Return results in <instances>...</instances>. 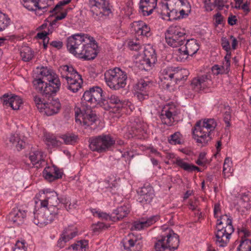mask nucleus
Here are the masks:
<instances>
[{"instance_id": "obj_15", "label": "nucleus", "mask_w": 251, "mask_h": 251, "mask_svg": "<svg viewBox=\"0 0 251 251\" xmlns=\"http://www.w3.org/2000/svg\"><path fill=\"white\" fill-rule=\"evenodd\" d=\"M139 197L138 201L141 203H150L154 197V190L150 185H144L137 191Z\"/></svg>"}, {"instance_id": "obj_64", "label": "nucleus", "mask_w": 251, "mask_h": 251, "mask_svg": "<svg viewBox=\"0 0 251 251\" xmlns=\"http://www.w3.org/2000/svg\"><path fill=\"white\" fill-rule=\"evenodd\" d=\"M216 24L221 25L224 21V17L220 12H218L214 15Z\"/></svg>"}, {"instance_id": "obj_28", "label": "nucleus", "mask_w": 251, "mask_h": 251, "mask_svg": "<svg viewBox=\"0 0 251 251\" xmlns=\"http://www.w3.org/2000/svg\"><path fill=\"white\" fill-rule=\"evenodd\" d=\"M29 158L33 165H36L37 168L41 167L42 164L45 162L43 158V152L39 150L31 151L30 152Z\"/></svg>"}, {"instance_id": "obj_19", "label": "nucleus", "mask_w": 251, "mask_h": 251, "mask_svg": "<svg viewBox=\"0 0 251 251\" xmlns=\"http://www.w3.org/2000/svg\"><path fill=\"white\" fill-rule=\"evenodd\" d=\"M159 219L158 215L152 216L147 219L143 218L141 221L134 222L132 225L131 229L139 230L148 227L154 224Z\"/></svg>"}, {"instance_id": "obj_53", "label": "nucleus", "mask_w": 251, "mask_h": 251, "mask_svg": "<svg viewBox=\"0 0 251 251\" xmlns=\"http://www.w3.org/2000/svg\"><path fill=\"white\" fill-rule=\"evenodd\" d=\"M14 95L12 94H5L1 97L0 100L3 105L10 106V101H12L14 98Z\"/></svg>"}, {"instance_id": "obj_17", "label": "nucleus", "mask_w": 251, "mask_h": 251, "mask_svg": "<svg viewBox=\"0 0 251 251\" xmlns=\"http://www.w3.org/2000/svg\"><path fill=\"white\" fill-rule=\"evenodd\" d=\"M40 74L42 77L34 79L33 81V85L37 91L42 90L46 85L47 81L49 80V78L52 75L51 70L48 69L47 67H43Z\"/></svg>"}, {"instance_id": "obj_40", "label": "nucleus", "mask_w": 251, "mask_h": 251, "mask_svg": "<svg viewBox=\"0 0 251 251\" xmlns=\"http://www.w3.org/2000/svg\"><path fill=\"white\" fill-rule=\"evenodd\" d=\"M24 6L29 11H37V0H21Z\"/></svg>"}, {"instance_id": "obj_30", "label": "nucleus", "mask_w": 251, "mask_h": 251, "mask_svg": "<svg viewBox=\"0 0 251 251\" xmlns=\"http://www.w3.org/2000/svg\"><path fill=\"white\" fill-rule=\"evenodd\" d=\"M174 163L176 164L179 167L188 172H192L195 171H200V169L198 167L194 165L188 164L180 158H177L176 161L174 162Z\"/></svg>"}, {"instance_id": "obj_49", "label": "nucleus", "mask_w": 251, "mask_h": 251, "mask_svg": "<svg viewBox=\"0 0 251 251\" xmlns=\"http://www.w3.org/2000/svg\"><path fill=\"white\" fill-rule=\"evenodd\" d=\"M169 142L171 144L176 145L181 144V134L179 132H175L170 136Z\"/></svg>"}, {"instance_id": "obj_60", "label": "nucleus", "mask_w": 251, "mask_h": 251, "mask_svg": "<svg viewBox=\"0 0 251 251\" xmlns=\"http://www.w3.org/2000/svg\"><path fill=\"white\" fill-rule=\"evenodd\" d=\"M226 68L225 66H222V67H219L217 65H215L212 68V72L213 74L215 75H218L220 74H223L225 72V71H223L224 68Z\"/></svg>"}, {"instance_id": "obj_10", "label": "nucleus", "mask_w": 251, "mask_h": 251, "mask_svg": "<svg viewBox=\"0 0 251 251\" xmlns=\"http://www.w3.org/2000/svg\"><path fill=\"white\" fill-rule=\"evenodd\" d=\"M60 85L59 79L52 75L49 78V80L47 81L44 88L38 91L43 96L49 100L52 94H55L59 90Z\"/></svg>"}, {"instance_id": "obj_32", "label": "nucleus", "mask_w": 251, "mask_h": 251, "mask_svg": "<svg viewBox=\"0 0 251 251\" xmlns=\"http://www.w3.org/2000/svg\"><path fill=\"white\" fill-rule=\"evenodd\" d=\"M143 57L150 63L154 64L157 61L155 50L150 46H148L145 48Z\"/></svg>"}, {"instance_id": "obj_45", "label": "nucleus", "mask_w": 251, "mask_h": 251, "mask_svg": "<svg viewBox=\"0 0 251 251\" xmlns=\"http://www.w3.org/2000/svg\"><path fill=\"white\" fill-rule=\"evenodd\" d=\"M232 223V219L230 216L225 214L220 216V218L217 220V226H219L223 224L226 225Z\"/></svg>"}, {"instance_id": "obj_1", "label": "nucleus", "mask_w": 251, "mask_h": 251, "mask_svg": "<svg viewBox=\"0 0 251 251\" xmlns=\"http://www.w3.org/2000/svg\"><path fill=\"white\" fill-rule=\"evenodd\" d=\"M67 48L76 57L84 60L94 59L98 46L93 37L84 34H76L67 38Z\"/></svg>"}, {"instance_id": "obj_22", "label": "nucleus", "mask_w": 251, "mask_h": 251, "mask_svg": "<svg viewBox=\"0 0 251 251\" xmlns=\"http://www.w3.org/2000/svg\"><path fill=\"white\" fill-rule=\"evenodd\" d=\"M157 0H140L139 9L144 16L151 15L157 6Z\"/></svg>"}, {"instance_id": "obj_13", "label": "nucleus", "mask_w": 251, "mask_h": 251, "mask_svg": "<svg viewBox=\"0 0 251 251\" xmlns=\"http://www.w3.org/2000/svg\"><path fill=\"white\" fill-rule=\"evenodd\" d=\"M40 195L41 199L40 200L41 201V205L42 207L47 208L48 205H50V208L53 209L54 208H57V204L58 203V195L56 192L55 191H50L45 193L44 191L42 192Z\"/></svg>"}, {"instance_id": "obj_59", "label": "nucleus", "mask_w": 251, "mask_h": 251, "mask_svg": "<svg viewBox=\"0 0 251 251\" xmlns=\"http://www.w3.org/2000/svg\"><path fill=\"white\" fill-rule=\"evenodd\" d=\"M231 56V52L230 50L226 52V54L225 56V62L224 63V65L225 67H226V73H228L229 71V68L230 66V58Z\"/></svg>"}, {"instance_id": "obj_21", "label": "nucleus", "mask_w": 251, "mask_h": 251, "mask_svg": "<svg viewBox=\"0 0 251 251\" xmlns=\"http://www.w3.org/2000/svg\"><path fill=\"white\" fill-rule=\"evenodd\" d=\"M56 11L54 12L55 14L50 15L45 21V22L49 23V30L51 33L54 29L57 28L60 24V20L65 18L67 16V12L61 13L59 15H57Z\"/></svg>"}, {"instance_id": "obj_14", "label": "nucleus", "mask_w": 251, "mask_h": 251, "mask_svg": "<svg viewBox=\"0 0 251 251\" xmlns=\"http://www.w3.org/2000/svg\"><path fill=\"white\" fill-rule=\"evenodd\" d=\"M211 84V80L208 75H202L193 79L191 86L195 91L199 92L208 87Z\"/></svg>"}, {"instance_id": "obj_7", "label": "nucleus", "mask_w": 251, "mask_h": 251, "mask_svg": "<svg viewBox=\"0 0 251 251\" xmlns=\"http://www.w3.org/2000/svg\"><path fill=\"white\" fill-rule=\"evenodd\" d=\"M189 71L185 69H179L178 67H168L163 69L161 73V79H170L177 83L181 80H185L189 75Z\"/></svg>"}, {"instance_id": "obj_51", "label": "nucleus", "mask_w": 251, "mask_h": 251, "mask_svg": "<svg viewBox=\"0 0 251 251\" xmlns=\"http://www.w3.org/2000/svg\"><path fill=\"white\" fill-rule=\"evenodd\" d=\"M239 204L241 205L243 208H248L251 204L250 203V198L248 195L244 194L242 195L241 198L239 202Z\"/></svg>"}, {"instance_id": "obj_26", "label": "nucleus", "mask_w": 251, "mask_h": 251, "mask_svg": "<svg viewBox=\"0 0 251 251\" xmlns=\"http://www.w3.org/2000/svg\"><path fill=\"white\" fill-rule=\"evenodd\" d=\"M165 40L167 44L173 47L176 48L183 45L186 41V37L176 36L172 35L165 34Z\"/></svg>"}, {"instance_id": "obj_39", "label": "nucleus", "mask_w": 251, "mask_h": 251, "mask_svg": "<svg viewBox=\"0 0 251 251\" xmlns=\"http://www.w3.org/2000/svg\"><path fill=\"white\" fill-rule=\"evenodd\" d=\"M152 85V83L148 80L141 79L135 84L134 88L137 91H144L148 90Z\"/></svg>"}, {"instance_id": "obj_11", "label": "nucleus", "mask_w": 251, "mask_h": 251, "mask_svg": "<svg viewBox=\"0 0 251 251\" xmlns=\"http://www.w3.org/2000/svg\"><path fill=\"white\" fill-rule=\"evenodd\" d=\"M199 49V46L196 40H188L184 47L178 49L179 57L181 61L185 60L189 55L192 56Z\"/></svg>"}, {"instance_id": "obj_43", "label": "nucleus", "mask_w": 251, "mask_h": 251, "mask_svg": "<svg viewBox=\"0 0 251 251\" xmlns=\"http://www.w3.org/2000/svg\"><path fill=\"white\" fill-rule=\"evenodd\" d=\"M10 19L0 12V31L4 30L9 25Z\"/></svg>"}, {"instance_id": "obj_12", "label": "nucleus", "mask_w": 251, "mask_h": 251, "mask_svg": "<svg viewBox=\"0 0 251 251\" xmlns=\"http://www.w3.org/2000/svg\"><path fill=\"white\" fill-rule=\"evenodd\" d=\"M234 230L232 224H228L222 228H218L216 234V242L219 243L220 247H225L226 245L229 242L230 235L233 232Z\"/></svg>"}, {"instance_id": "obj_42", "label": "nucleus", "mask_w": 251, "mask_h": 251, "mask_svg": "<svg viewBox=\"0 0 251 251\" xmlns=\"http://www.w3.org/2000/svg\"><path fill=\"white\" fill-rule=\"evenodd\" d=\"M87 246L88 241L84 240L77 241L76 243L72 245L71 247L76 251H85Z\"/></svg>"}, {"instance_id": "obj_56", "label": "nucleus", "mask_w": 251, "mask_h": 251, "mask_svg": "<svg viewBox=\"0 0 251 251\" xmlns=\"http://www.w3.org/2000/svg\"><path fill=\"white\" fill-rule=\"evenodd\" d=\"M169 12H167L166 15L169 17V20H174L180 18V16L176 17L177 10L174 7H171L170 9H168Z\"/></svg>"}, {"instance_id": "obj_63", "label": "nucleus", "mask_w": 251, "mask_h": 251, "mask_svg": "<svg viewBox=\"0 0 251 251\" xmlns=\"http://www.w3.org/2000/svg\"><path fill=\"white\" fill-rule=\"evenodd\" d=\"M95 216H97L99 218H101L102 220H107L108 219H111V217L109 215L107 214L106 213L100 212L96 211L94 213Z\"/></svg>"}, {"instance_id": "obj_50", "label": "nucleus", "mask_w": 251, "mask_h": 251, "mask_svg": "<svg viewBox=\"0 0 251 251\" xmlns=\"http://www.w3.org/2000/svg\"><path fill=\"white\" fill-rule=\"evenodd\" d=\"M81 75H80L78 72L74 69V72H70L69 74H67L64 76H62L63 78H65L67 81V83L69 82L70 79H75L81 78Z\"/></svg>"}, {"instance_id": "obj_55", "label": "nucleus", "mask_w": 251, "mask_h": 251, "mask_svg": "<svg viewBox=\"0 0 251 251\" xmlns=\"http://www.w3.org/2000/svg\"><path fill=\"white\" fill-rule=\"evenodd\" d=\"M38 4L37 10L45 9L50 5V3L51 2V0H37Z\"/></svg>"}, {"instance_id": "obj_4", "label": "nucleus", "mask_w": 251, "mask_h": 251, "mask_svg": "<svg viewBox=\"0 0 251 251\" xmlns=\"http://www.w3.org/2000/svg\"><path fill=\"white\" fill-rule=\"evenodd\" d=\"M89 142V147L92 151L101 153L109 150L115 141L110 135L102 134L91 137Z\"/></svg>"}, {"instance_id": "obj_58", "label": "nucleus", "mask_w": 251, "mask_h": 251, "mask_svg": "<svg viewBox=\"0 0 251 251\" xmlns=\"http://www.w3.org/2000/svg\"><path fill=\"white\" fill-rule=\"evenodd\" d=\"M25 241H17L15 247L13 249V251H26L25 246Z\"/></svg>"}, {"instance_id": "obj_23", "label": "nucleus", "mask_w": 251, "mask_h": 251, "mask_svg": "<svg viewBox=\"0 0 251 251\" xmlns=\"http://www.w3.org/2000/svg\"><path fill=\"white\" fill-rule=\"evenodd\" d=\"M77 231L76 228L73 226H69L64 229L61 238L58 241V246H63L62 242L65 243L70 240L73 239L77 235Z\"/></svg>"}, {"instance_id": "obj_46", "label": "nucleus", "mask_w": 251, "mask_h": 251, "mask_svg": "<svg viewBox=\"0 0 251 251\" xmlns=\"http://www.w3.org/2000/svg\"><path fill=\"white\" fill-rule=\"evenodd\" d=\"M22 103V100L20 98L16 95L14 96V98L12 101H10V106L13 110H18L19 109L20 105Z\"/></svg>"}, {"instance_id": "obj_9", "label": "nucleus", "mask_w": 251, "mask_h": 251, "mask_svg": "<svg viewBox=\"0 0 251 251\" xmlns=\"http://www.w3.org/2000/svg\"><path fill=\"white\" fill-rule=\"evenodd\" d=\"M92 107L82 105L81 108H77L75 111L76 122L83 123V125L87 126L92 125L97 120L96 114L92 111Z\"/></svg>"}, {"instance_id": "obj_20", "label": "nucleus", "mask_w": 251, "mask_h": 251, "mask_svg": "<svg viewBox=\"0 0 251 251\" xmlns=\"http://www.w3.org/2000/svg\"><path fill=\"white\" fill-rule=\"evenodd\" d=\"M121 101L117 96L111 95L108 96L106 99L104 98L101 106L106 110L115 108V111L118 112L119 111L120 105H121Z\"/></svg>"}, {"instance_id": "obj_18", "label": "nucleus", "mask_w": 251, "mask_h": 251, "mask_svg": "<svg viewBox=\"0 0 251 251\" xmlns=\"http://www.w3.org/2000/svg\"><path fill=\"white\" fill-rule=\"evenodd\" d=\"M177 112L174 108L170 107L168 109H163L159 115L162 123L168 126L173 125Z\"/></svg>"}, {"instance_id": "obj_52", "label": "nucleus", "mask_w": 251, "mask_h": 251, "mask_svg": "<svg viewBox=\"0 0 251 251\" xmlns=\"http://www.w3.org/2000/svg\"><path fill=\"white\" fill-rule=\"evenodd\" d=\"M34 100L37 108L42 111L44 107H45V103L47 101L45 99H42L41 98L37 96L34 97Z\"/></svg>"}, {"instance_id": "obj_2", "label": "nucleus", "mask_w": 251, "mask_h": 251, "mask_svg": "<svg viewBox=\"0 0 251 251\" xmlns=\"http://www.w3.org/2000/svg\"><path fill=\"white\" fill-rule=\"evenodd\" d=\"M217 126L214 119H204L202 122H197L192 129L193 138L198 144L205 146L211 141L210 133Z\"/></svg>"}, {"instance_id": "obj_62", "label": "nucleus", "mask_w": 251, "mask_h": 251, "mask_svg": "<svg viewBox=\"0 0 251 251\" xmlns=\"http://www.w3.org/2000/svg\"><path fill=\"white\" fill-rule=\"evenodd\" d=\"M221 45L224 50H225L226 52L230 50V46L229 42L228 40L225 38L223 37L221 39Z\"/></svg>"}, {"instance_id": "obj_34", "label": "nucleus", "mask_w": 251, "mask_h": 251, "mask_svg": "<svg viewBox=\"0 0 251 251\" xmlns=\"http://www.w3.org/2000/svg\"><path fill=\"white\" fill-rule=\"evenodd\" d=\"M165 34L186 37L184 29L180 26L175 25H172L168 28Z\"/></svg>"}, {"instance_id": "obj_57", "label": "nucleus", "mask_w": 251, "mask_h": 251, "mask_svg": "<svg viewBox=\"0 0 251 251\" xmlns=\"http://www.w3.org/2000/svg\"><path fill=\"white\" fill-rule=\"evenodd\" d=\"M251 243V239H243V238H242L240 244L239 245L237 249V251H241V248H242L243 249L245 250V251H246V250L247 249V247L250 245Z\"/></svg>"}, {"instance_id": "obj_44", "label": "nucleus", "mask_w": 251, "mask_h": 251, "mask_svg": "<svg viewBox=\"0 0 251 251\" xmlns=\"http://www.w3.org/2000/svg\"><path fill=\"white\" fill-rule=\"evenodd\" d=\"M121 104L119 106V111L125 109L128 112H131L134 109V105L128 100H122Z\"/></svg>"}, {"instance_id": "obj_61", "label": "nucleus", "mask_w": 251, "mask_h": 251, "mask_svg": "<svg viewBox=\"0 0 251 251\" xmlns=\"http://www.w3.org/2000/svg\"><path fill=\"white\" fill-rule=\"evenodd\" d=\"M71 0H62L60 1L56 6L50 10V13H53L55 12L61 8L62 6L65 5L71 2Z\"/></svg>"}, {"instance_id": "obj_48", "label": "nucleus", "mask_w": 251, "mask_h": 251, "mask_svg": "<svg viewBox=\"0 0 251 251\" xmlns=\"http://www.w3.org/2000/svg\"><path fill=\"white\" fill-rule=\"evenodd\" d=\"M58 71L60 73L61 77H62L70 72H74V68L72 66L63 65L59 68Z\"/></svg>"}, {"instance_id": "obj_16", "label": "nucleus", "mask_w": 251, "mask_h": 251, "mask_svg": "<svg viewBox=\"0 0 251 251\" xmlns=\"http://www.w3.org/2000/svg\"><path fill=\"white\" fill-rule=\"evenodd\" d=\"M89 3L92 8V11L96 8L100 10V14L108 16L111 13L108 0H89Z\"/></svg>"}, {"instance_id": "obj_5", "label": "nucleus", "mask_w": 251, "mask_h": 251, "mask_svg": "<svg viewBox=\"0 0 251 251\" xmlns=\"http://www.w3.org/2000/svg\"><path fill=\"white\" fill-rule=\"evenodd\" d=\"M179 243L178 236L171 231L166 236H162L155 243V251H164L166 249L173 251L177 249Z\"/></svg>"}, {"instance_id": "obj_29", "label": "nucleus", "mask_w": 251, "mask_h": 251, "mask_svg": "<svg viewBox=\"0 0 251 251\" xmlns=\"http://www.w3.org/2000/svg\"><path fill=\"white\" fill-rule=\"evenodd\" d=\"M129 212V208L126 206H122L118 207L114 211L113 214L115 216L112 217V220L115 222L116 221H119L122 220L124 217H126Z\"/></svg>"}, {"instance_id": "obj_35", "label": "nucleus", "mask_w": 251, "mask_h": 251, "mask_svg": "<svg viewBox=\"0 0 251 251\" xmlns=\"http://www.w3.org/2000/svg\"><path fill=\"white\" fill-rule=\"evenodd\" d=\"M9 141L18 151H20L25 147V143L20 139L18 134H12L9 138Z\"/></svg>"}, {"instance_id": "obj_36", "label": "nucleus", "mask_w": 251, "mask_h": 251, "mask_svg": "<svg viewBox=\"0 0 251 251\" xmlns=\"http://www.w3.org/2000/svg\"><path fill=\"white\" fill-rule=\"evenodd\" d=\"M20 55L23 61L27 62L33 58V52L29 47L25 46L21 49Z\"/></svg>"}, {"instance_id": "obj_3", "label": "nucleus", "mask_w": 251, "mask_h": 251, "mask_svg": "<svg viewBox=\"0 0 251 251\" xmlns=\"http://www.w3.org/2000/svg\"><path fill=\"white\" fill-rule=\"evenodd\" d=\"M126 73L119 68L106 71L104 79L107 85L111 89L119 90L124 88L126 84Z\"/></svg>"}, {"instance_id": "obj_38", "label": "nucleus", "mask_w": 251, "mask_h": 251, "mask_svg": "<svg viewBox=\"0 0 251 251\" xmlns=\"http://www.w3.org/2000/svg\"><path fill=\"white\" fill-rule=\"evenodd\" d=\"M139 27L136 31V32L139 35H141L146 37L151 35V29L150 27L142 21L138 22Z\"/></svg>"}, {"instance_id": "obj_41", "label": "nucleus", "mask_w": 251, "mask_h": 251, "mask_svg": "<svg viewBox=\"0 0 251 251\" xmlns=\"http://www.w3.org/2000/svg\"><path fill=\"white\" fill-rule=\"evenodd\" d=\"M45 138L47 144L49 146L51 145L52 147H55L61 145V142L57 140L53 135L47 134L45 135Z\"/></svg>"}, {"instance_id": "obj_8", "label": "nucleus", "mask_w": 251, "mask_h": 251, "mask_svg": "<svg viewBox=\"0 0 251 251\" xmlns=\"http://www.w3.org/2000/svg\"><path fill=\"white\" fill-rule=\"evenodd\" d=\"M59 213L58 208H54V210H50L46 208H41L34 213V223L39 226H46L50 223L54 219L55 216Z\"/></svg>"}, {"instance_id": "obj_24", "label": "nucleus", "mask_w": 251, "mask_h": 251, "mask_svg": "<svg viewBox=\"0 0 251 251\" xmlns=\"http://www.w3.org/2000/svg\"><path fill=\"white\" fill-rule=\"evenodd\" d=\"M43 109L47 116H51L59 112L61 105L58 100H51L50 101H46Z\"/></svg>"}, {"instance_id": "obj_6", "label": "nucleus", "mask_w": 251, "mask_h": 251, "mask_svg": "<svg viewBox=\"0 0 251 251\" xmlns=\"http://www.w3.org/2000/svg\"><path fill=\"white\" fill-rule=\"evenodd\" d=\"M102 92V89L98 86L93 87L85 91L81 98L83 105L85 104L87 106L93 107L99 104L101 106L104 100Z\"/></svg>"}, {"instance_id": "obj_27", "label": "nucleus", "mask_w": 251, "mask_h": 251, "mask_svg": "<svg viewBox=\"0 0 251 251\" xmlns=\"http://www.w3.org/2000/svg\"><path fill=\"white\" fill-rule=\"evenodd\" d=\"M25 215L24 210H14L9 214V220L13 224L19 226L23 223Z\"/></svg>"}, {"instance_id": "obj_54", "label": "nucleus", "mask_w": 251, "mask_h": 251, "mask_svg": "<svg viewBox=\"0 0 251 251\" xmlns=\"http://www.w3.org/2000/svg\"><path fill=\"white\" fill-rule=\"evenodd\" d=\"M139 64L140 66H139V67L141 69L145 70L146 71L150 70L151 65L153 64L152 63L149 62V61H148V60L144 57H143L142 59L139 61Z\"/></svg>"}, {"instance_id": "obj_33", "label": "nucleus", "mask_w": 251, "mask_h": 251, "mask_svg": "<svg viewBox=\"0 0 251 251\" xmlns=\"http://www.w3.org/2000/svg\"><path fill=\"white\" fill-rule=\"evenodd\" d=\"M143 57L150 63L154 64L157 61L155 50L150 46H148L145 48Z\"/></svg>"}, {"instance_id": "obj_31", "label": "nucleus", "mask_w": 251, "mask_h": 251, "mask_svg": "<svg viewBox=\"0 0 251 251\" xmlns=\"http://www.w3.org/2000/svg\"><path fill=\"white\" fill-rule=\"evenodd\" d=\"M83 83L82 77L79 79H72L69 80V82L67 83L66 88L67 89L73 93L77 92L81 88Z\"/></svg>"}, {"instance_id": "obj_47", "label": "nucleus", "mask_w": 251, "mask_h": 251, "mask_svg": "<svg viewBox=\"0 0 251 251\" xmlns=\"http://www.w3.org/2000/svg\"><path fill=\"white\" fill-rule=\"evenodd\" d=\"M65 144H73L76 142L77 136L75 135L65 134L61 136Z\"/></svg>"}, {"instance_id": "obj_37", "label": "nucleus", "mask_w": 251, "mask_h": 251, "mask_svg": "<svg viewBox=\"0 0 251 251\" xmlns=\"http://www.w3.org/2000/svg\"><path fill=\"white\" fill-rule=\"evenodd\" d=\"M127 245L128 246L124 245V248L127 251H140L142 248V245L136 240H128Z\"/></svg>"}, {"instance_id": "obj_25", "label": "nucleus", "mask_w": 251, "mask_h": 251, "mask_svg": "<svg viewBox=\"0 0 251 251\" xmlns=\"http://www.w3.org/2000/svg\"><path fill=\"white\" fill-rule=\"evenodd\" d=\"M62 173L56 167H48L45 168L43 171V175L45 179L50 181L61 178Z\"/></svg>"}]
</instances>
